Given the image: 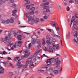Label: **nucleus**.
<instances>
[{
  "label": "nucleus",
  "instance_id": "obj_1",
  "mask_svg": "<svg viewBox=\"0 0 78 78\" xmlns=\"http://www.w3.org/2000/svg\"><path fill=\"white\" fill-rule=\"evenodd\" d=\"M7 33L8 34V36H6L5 38H1V42H3L5 44H6L8 46H10L11 47V49L13 50L16 47V43H15L14 44L13 43H11V41L9 40L8 41V40L9 39H11L12 37L11 36V33L10 32H8Z\"/></svg>",
  "mask_w": 78,
  "mask_h": 78
},
{
  "label": "nucleus",
  "instance_id": "obj_2",
  "mask_svg": "<svg viewBox=\"0 0 78 78\" xmlns=\"http://www.w3.org/2000/svg\"><path fill=\"white\" fill-rule=\"evenodd\" d=\"M34 57V55H32L30 58H29L28 60L26 61V65H24L23 66V67L24 68H27L28 66L30 64H32L30 65V68H32L31 67H34V64H36V63L34 62H33L32 59Z\"/></svg>",
  "mask_w": 78,
  "mask_h": 78
},
{
  "label": "nucleus",
  "instance_id": "obj_3",
  "mask_svg": "<svg viewBox=\"0 0 78 78\" xmlns=\"http://www.w3.org/2000/svg\"><path fill=\"white\" fill-rule=\"evenodd\" d=\"M34 12L33 11H32L31 12H29L27 13H25V14L26 16V17L28 19V22H30L32 19H33V17L30 15L31 14H34Z\"/></svg>",
  "mask_w": 78,
  "mask_h": 78
},
{
  "label": "nucleus",
  "instance_id": "obj_4",
  "mask_svg": "<svg viewBox=\"0 0 78 78\" xmlns=\"http://www.w3.org/2000/svg\"><path fill=\"white\" fill-rule=\"evenodd\" d=\"M51 23L52 27H55L57 31H59V27L58 26L56 27V26H58V24L56 23L54 21H51Z\"/></svg>",
  "mask_w": 78,
  "mask_h": 78
},
{
  "label": "nucleus",
  "instance_id": "obj_5",
  "mask_svg": "<svg viewBox=\"0 0 78 78\" xmlns=\"http://www.w3.org/2000/svg\"><path fill=\"white\" fill-rule=\"evenodd\" d=\"M56 61V59L55 58H50L47 60L46 63L48 65H50V64H51V63H55Z\"/></svg>",
  "mask_w": 78,
  "mask_h": 78
},
{
  "label": "nucleus",
  "instance_id": "obj_6",
  "mask_svg": "<svg viewBox=\"0 0 78 78\" xmlns=\"http://www.w3.org/2000/svg\"><path fill=\"white\" fill-rule=\"evenodd\" d=\"M78 23L77 21H75L73 23V30L75 31L76 30H78V27H76V25H77V23Z\"/></svg>",
  "mask_w": 78,
  "mask_h": 78
},
{
  "label": "nucleus",
  "instance_id": "obj_7",
  "mask_svg": "<svg viewBox=\"0 0 78 78\" xmlns=\"http://www.w3.org/2000/svg\"><path fill=\"white\" fill-rule=\"evenodd\" d=\"M18 38V40H21L25 38V36L24 35L22 36L21 35H18V36L16 37Z\"/></svg>",
  "mask_w": 78,
  "mask_h": 78
},
{
  "label": "nucleus",
  "instance_id": "obj_8",
  "mask_svg": "<svg viewBox=\"0 0 78 78\" xmlns=\"http://www.w3.org/2000/svg\"><path fill=\"white\" fill-rule=\"evenodd\" d=\"M36 43V41L35 40H32L31 41V43H30L29 44V46H28V48H30L31 47V44L32 45H34Z\"/></svg>",
  "mask_w": 78,
  "mask_h": 78
},
{
  "label": "nucleus",
  "instance_id": "obj_9",
  "mask_svg": "<svg viewBox=\"0 0 78 78\" xmlns=\"http://www.w3.org/2000/svg\"><path fill=\"white\" fill-rule=\"evenodd\" d=\"M56 62H55V65H59V64H61V62L59 60V58H56Z\"/></svg>",
  "mask_w": 78,
  "mask_h": 78
},
{
  "label": "nucleus",
  "instance_id": "obj_10",
  "mask_svg": "<svg viewBox=\"0 0 78 78\" xmlns=\"http://www.w3.org/2000/svg\"><path fill=\"white\" fill-rule=\"evenodd\" d=\"M32 22H39V19L38 18H37L35 20L34 18H32V19H31L30 20Z\"/></svg>",
  "mask_w": 78,
  "mask_h": 78
},
{
  "label": "nucleus",
  "instance_id": "obj_11",
  "mask_svg": "<svg viewBox=\"0 0 78 78\" xmlns=\"http://www.w3.org/2000/svg\"><path fill=\"white\" fill-rule=\"evenodd\" d=\"M30 53H28V54H25L24 55L21 56L22 59H25V58H27L28 56H30Z\"/></svg>",
  "mask_w": 78,
  "mask_h": 78
},
{
  "label": "nucleus",
  "instance_id": "obj_12",
  "mask_svg": "<svg viewBox=\"0 0 78 78\" xmlns=\"http://www.w3.org/2000/svg\"><path fill=\"white\" fill-rule=\"evenodd\" d=\"M21 59H19V60L18 61V63L17 64V66H18V68H20V67H22L23 66L20 64V61Z\"/></svg>",
  "mask_w": 78,
  "mask_h": 78
},
{
  "label": "nucleus",
  "instance_id": "obj_13",
  "mask_svg": "<svg viewBox=\"0 0 78 78\" xmlns=\"http://www.w3.org/2000/svg\"><path fill=\"white\" fill-rule=\"evenodd\" d=\"M52 46L53 47H56V49H59V44H57L56 45L55 44H52Z\"/></svg>",
  "mask_w": 78,
  "mask_h": 78
},
{
  "label": "nucleus",
  "instance_id": "obj_14",
  "mask_svg": "<svg viewBox=\"0 0 78 78\" xmlns=\"http://www.w3.org/2000/svg\"><path fill=\"white\" fill-rule=\"evenodd\" d=\"M46 69L47 70H52L53 69L50 68V66H46Z\"/></svg>",
  "mask_w": 78,
  "mask_h": 78
},
{
  "label": "nucleus",
  "instance_id": "obj_15",
  "mask_svg": "<svg viewBox=\"0 0 78 78\" xmlns=\"http://www.w3.org/2000/svg\"><path fill=\"white\" fill-rule=\"evenodd\" d=\"M34 4H30V5H27L26 6V8L27 9H30L31 6H33Z\"/></svg>",
  "mask_w": 78,
  "mask_h": 78
},
{
  "label": "nucleus",
  "instance_id": "obj_16",
  "mask_svg": "<svg viewBox=\"0 0 78 78\" xmlns=\"http://www.w3.org/2000/svg\"><path fill=\"white\" fill-rule=\"evenodd\" d=\"M37 38V36L34 35H33L32 36V38L33 40H34V41H35V40Z\"/></svg>",
  "mask_w": 78,
  "mask_h": 78
},
{
  "label": "nucleus",
  "instance_id": "obj_17",
  "mask_svg": "<svg viewBox=\"0 0 78 78\" xmlns=\"http://www.w3.org/2000/svg\"><path fill=\"white\" fill-rule=\"evenodd\" d=\"M18 47H20L22 45V42L21 41H18Z\"/></svg>",
  "mask_w": 78,
  "mask_h": 78
},
{
  "label": "nucleus",
  "instance_id": "obj_18",
  "mask_svg": "<svg viewBox=\"0 0 78 78\" xmlns=\"http://www.w3.org/2000/svg\"><path fill=\"white\" fill-rule=\"evenodd\" d=\"M12 12L13 13L12 14V16H16V12H17V10H14L12 11Z\"/></svg>",
  "mask_w": 78,
  "mask_h": 78
},
{
  "label": "nucleus",
  "instance_id": "obj_19",
  "mask_svg": "<svg viewBox=\"0 0 78 78\" xmlns=\"http://www.w3.org/2000/svg\"><path fill=\"white\" fill-rule=\"evenodd\" d=\"M35 42H36L37 44H39V43H41V41L40 40L38 39H36L35 40Z\"/></svg>",
  "mask_w": 78,
  "mask_h": 78
},
{
  "label": "nucleus",
  "instance_id": "obj_20",
  "mask_svg": "<svg viewBox=\"0 0 78 78\" xmlns=\"http://www.w3.org/2000/svg\"><path fill=\"white\" fill-rule=\"evenodd\" d=\"M58 72H59L58 70H55L53 71V73L54 74H55V75H58Z\"/></svg>",
  "mask_w": 78,
  "mask_h": 78
},
{
  "label": "nucleus",
  "instance_id": "obj_21",
  "mask_svg": "<svg viewBox=\"0 0 78 78\" xmlns=\"http://www.w3.org/2000/svg\"><path fill=\"white\" fill-rule=\"evenodd\" d=\"M17 5L16 4L13 3L12 5V8H16V7H17Z\"/></svg>",
  "mask_w": 78,
  "mask_h": 78
},
{
  "label": "nucleus",
  "instance_id": "obj_22",
  "mask_svg": "<svg viewBox=\"0 0 78 78\" xmlns=\"http://www.w3.org/2000/svg\"><path fill=\"white\" fill-rule=\"evenodd\" d=\"M73 20H71V23H70V26L71 27V26L72 25V23H73V21H74L75 20V17L74 16H73Z\"/></svg>",
  "mask_w": 78,
  "mask_h": 78
},
{
  "label": "nucleus",
  "instance_id": "obj_23",
  "mask_svg": "<svg viewBox=\"0 0 78 78\" xmlns=\"http://www.w3.org/2000/svg\"><path fill=\"white\" fill-rule=\"evenodd\" d=\"M51 6H48V7L47 6H44V9H47V8H51Z\"/></svg>",
  "mask_w": 78,
  "mask_h": 78
},
{
  "label": "nucleus",
  "instance_id": "obj_24",
  "mask_svg": "<svg viewBox=\"0 0 78 78\" xmlns=\"http://www.w3.org/2000/svg\"><path fill=\"white\" fill-rule=\"evenodd\" d=\"M44 71H45L44 70H42V69H39L38 70L37 72L39 73H40L41 72H42V73L44 72Z\"/></svg>",
  "mask_w": 78,
  "mask_h": 78
},
{
  "label": "nucleus",
  "instance_id": "obj_25",
  "mask_svg": "<svg viewBox=\"0 0 78 78\" xmlns=\"http://www.w3.org/2000/svg\"><path fill=\"white\" fill-rule=\"evenodd\" d=\"M12 75H13V73H12V72H10L8 74V76L9 77L11 76Z\"/></svg>",
  "mask_w": 78,
  "mask_h": 78
},
{
  "label": "nucleus",
  "instance_id": "obj_26",
  "mask_svg": "<svg viewBox=\"0 0 78 78\" xmlns=\"http://www.w3.org/2000/svg\"><path fill=\"white\" fill-rule=\"evenodd\" d=\"M58 68V72H61L62 71V68L60 66H59Z\"/></svg>",
  "mask_w": 78,
  "mask_h": 78
},
{
  "label": "nucleus",
  "instance_id": "obj_27",
  "mask_svg": "<svg viewBox=\"0 0 78 78\" xmlns=\"http://www.w3.org/2000/svg\"><path fill=\"white\" fill-rule=\"evenodd\" d=\"M46 11H44L43 12V13L44 14H47L46 12H50V10H46Z\"/></svg>",
  "mask_w": 78,
  "mask_h": 78
},
{
  "label": "nucleus",
  "instance_id": "obj_28",
  "mask_svg": "<svg viewBox=\"0 0 78 78\" xmlns=\"http://www.w3.org/2000/svg\"><path fill=\"white\" fill-rule=\"evenodd\" d=\"M14 18H11L10 19V23H13L14 22Z\"/></svg>",
  "mask_w": 78,
  "mask_h": 78
},
{
  "label": "nucleus",
  "instance_id": "obj_29",
  "mask_svg": "<svg viewBox=\"0 0 78 78\" xmlns=\"http://www.w3.org/2000/svg\"><path fill=\"white\" fill-rule=\"evenodd\" d=\"M40 51H41V49H38L36 51V53L37 54V53H39L40 52Z\"/></svg>",
  "mask_w": 78,
  "mask_h": 78
},
{
  "label": "nucleus",
  "instance_id": "obj_30",
  "mask_svg": "<svg viewBox=\"0 0 78 78\" xmlns=\"http://www.w3.org/2000/svg\"><path fill=\"white\" fill-rule=\"evenodd\" d=\"M69 3H73V0H70L69 2Z\"/></svg>",
  "mask_w": 78,
  "mask_h": 78
},
{
  "label": "nucleus",
  "instance_id": "obj_31",
  "mask_svg": "<svg viewBox=\"0 0 78 78\" xmlns=\"http://www.w3.org/2000/svg\"><path fill=\"white\" fill-rule=\"evenodd\" d=\"M41 43H38V44L37 46V48H41Z\"/></svg>",
  "mask_w": 78,
  "mask_h": 78
},
{
  "label": "nucleus",
  "instance_id": "obj_32",
  "mask_svg": "<svg viewBox=\"0 0 78 78\" xmlns=\"http://www.w3.org/2000/svg\"><path fill=\"white\" fill-rule=\"evenodd\" d=\"M50 41L49 40H48L47 41H46V43L48 44H51V43L50 42Z\"/></svg>",
  "mask_w": 78,
  "mask_h": 78
},
{
  "label": "nucleus",
  "instance_id": "obj_33",
  "mask_svg": "<svg viewBox=\"0 0 78 78\" xmlns=\"http://www.w3.org/2000/svg\"><path fill=\"white\" fill-rule=\"evenodd\" d=\"M49 41L51 42H52L53 41V38H52V37H50L49 38Z\"/></svg>",
  "mask_w": 78,
  "mask_h": 78
},
{
  "label": "nucleus",
  "instance_id": "obj_34",
  "mask_svg": "<svg viewBox=\"0 0 78 78\" xmlns=\"http://www.w3.org/2000/svg\"><path fill=\"white\" fill-rule=\"evenodd\" d=\"M45 44V40H43L42 45H43L44 46Z\"/></svg>",
  "mask_w": 78,
  "mask_h": 78
},
{
  "label": "nucleus",
  "instance_id": "obj_35",
  "mask_svg": "<svg viewBox=\"0 0 78 78\" xmlns=\"http://www.w3.org/2000/svg\"><path fill=\"white\" fill-rule=\"evenodd\" d=\"M27 44V42H26L25 44V45L26 48H27V49H28V48H28V47L27 46V45H28Z\"/></svg>",
  "mask_w": 78,
  "mask_h": 78
},
{
  "label": "nucleus",
  "instance_id": "obj_36",
  "mask_svg": "<svg viewBox=\"0 0 78 78\" xmlns=\"http://www.w3.org/2000/svg\"><path fill=\"white\" fill-rule=\"evenodd\" d=\"M44 6H47V5H49V3L48 2H46V3H44Z\"/></svg>",
  "mask_w": 78,
  "mask_h": 78
},
{
  "label": "nucleus",
  "instance_id": "obj_37",
  "mask_svg": "<svg viewBox=\"0 0 78 78\" xmlns=\"http://www.w3.org/2000/svg\"><path fill=\"white\" fill-rule=\"evenodd\" d=\"M36 9V8L34 7H33L31 8V10H35Z\"/></svg>",
  "mask_w": 78,
  "mask_h": 78
},
{
  "label": "nucleus",
  "instance_id": "obj_38",
  "mask_svg": "<svg viewBox=\"0 0 78 78\" xmlns=\"http://www.w3.org/2000/svg\"><path fill=\"white\" fill-rule=\"evenodd\" d=\"M43 18L44 19H47V18H48V16H44Z\"/></svg>",
  "mask_w": 78,
  "mask_h": 78
},
{
  "label": "nucleus",
  "instance_id": "obj_39",
  "mask_svg": "<svg viewBox=\"0 0 78 78\" xmlns=\"http://www.w3.org/2000/svg\"><path fill=\"white\" fill-rule=\"evenodd\" d=\"M0 69H1L2 70H1L0 71H2V70H4V68H3L2 67H1V66L0 65Z\"/></svg>",
  "mask_w": 78,
  "mask_h": 78
},
{
  "label": "nucleus",
  "instance_id": "obj_40",
  "mask_svg": "<svg viewBox=\"0 0 78 78\" xmlns=\"http://www.w3.org/2000/svg\"><path fill=\"white\" fill-rule=\"evenodd\" d=\"M5 21L7 23H9V22H10V20H7L6 21Z\"/></svg>",
  "mask_w": 78,
  "mask_h": 78
},
{
  "label": "nucleus",
  "instance_id": "obj_41",
  "mask_svg": "<svg viewBox=\"0 0 78 78\" xmlns=\"http://www.w3.org/2000/svg\"><path fill=\"white\" fill-rule=\"evenodd\" d=\"M40 21L41 22H44V20L43 18H41L40 19Z\"/></svg>",
  "mask_w": 78,
  "mask_h": 78
},
{
  "label": "nucleus",
  "instance_id": "obj_42",
  "mask_svg": "<svg viewBox=\"0 0 78 78\" xmlns=\"http://www.w3.org/2000/svg\"><path fill=\"white\" fill-rule=\"evenodd\" d=\"M44 56H45V57H47V56L46 55H45V54H44L43 55L41 56V58H42L44 57Z\"/></svg>",
  "mask_w": 78,
  "mask_h": 78
},
{
  "label": "nucleus",
  "instance_id": "obj_43",
  "mask_svg": "<svg viewBox=\"0 0 78 78\" xmlns=\"http://www.w3.org/2000/svg\"><path fill=\"white\" fill-rule=\"evenodd\" d=\"M58 6L59 9H61V5H58Z\"/></svg>",
  "mask_w": 78,
  "mask_h": 78
},
{
  "label": "nucleus",
  "instance_id": "obj_44",
  "mask_svg": "<svg viewBox=\"0 0 78 78\" xmlns=\"http://www.w3.org/2000/svg\"><path fill=\"white\" fill-rule=\"evenodd\" d=\"M0 2H3V3H5L6 1L5 0H0Z\"/></svg>",
  "mask_w": 78,
  "mask_h": 78
},
{
  "label": "nucleus",
  "instance_id": "obj_45",
  "mask_svg": "<svg viewBox=\"0 0 78 78\" xmlns=\"http://www.w3.org/2000/svg\"><path fill=\"white\" fill-rule=\"evenodd\" d=\"M24 51L26 53H28V50L27 49H24Z\"/></svg>",
  "mask_w": 78,
  "mask_h": 78
},
{
  "label": "nucleus",
  "instance_id": "obj_46",
  "mask_svg": "<svg viewBox=\"0 0 78 78\" xmlns=\"http://www.w3.org/2000/svg\"><path fill=\"white\" fill-rule=\"evenodd\" d=\"M75 17H76V18H78V14H76L75 15Z\"/></svg>",
  "mask_w": 78,
  "mask_h": 78
},
{
  "label": "nucleus",
  "instance_id": "obj_47",
  "mask_svg": "<svg viewBox=\"0 0 78 78\" xmlns=\"http://www.w3.org/2000/svg\"><path fill=\"white\" fill-rule=\"evenodd\" d=\"M20 57H16L15 59H14V61H16V60H18V59H19V58Z\"/></svg>",
  "mask_w": 78,
  "mask_h": 78
},
{
  "label": "nucleus",
  "instance_id": "obj_48",
  "mask_svg": "<svg viewBox=\"0 0 78 78\" xmlns=\"http://www.w3.org/2000/svg\"><path fill=\"white\" fill-rule=\"evenodd\" d=\"M44 49L45 51H46V50H47V48L44 47Z\"/></svg>",
  "mask_w": 78,
  "mask_h": 78
},
{
  "label": "nucleus",
  "instance_id": "obj_49",
  "mask_svg": "<svg viewBox=\"0 0 78 78\" xmlns=\"http://www.w3.org/2000/svg\"><path fill=\"white\" fill-rule=\"evenodd\" d=\"M69 35H70V33H69L67 34L66 37H69Z\"/></svg>",
  "mask_w": 78,
  "mask_h": 78
},
{
  "label": "nucleus",
  "instance_id": "obj_50",
  "mask_svg": "<svg viewBox=\"0 0 78 78\" xmlns=\"http://www.w3.org/2000/svg\"><path fill=\"white\" fill-rule=\"evenodd\" d=\"M51 35L53 37H56V35L55 34H51Z\"/></svg>",
  "mask_w": 78,
  "mask_h": 78
},
{
  "label": "nucleus",
  "instance_id": "obj_51",
  "mask_svg": "<svg viewBox=\"0 0 78 78\" xmlns=\"http://www.w3.org/2000/svg\"><path fill=\"white\" fill-rule=\"evenodd\" d=\"M9 64H10V66L12 67V68H14V66H13V65L12 64H11V63H10Z\"/></svg>",
  "mask_w": 78,
  "mask_h": 78
},
{
  "label": "nucleus",
  "instance_id": "obj_52",
  "mask_svg": "<svg viewBox=\"0 0 78 78\" xmlns=\"http://www.w3.org/2000/svg\"><path fill=\"white\" fill-rule=\"evenodd\" d=\"M14 0H10V1L11 3H14Z\"/></svg>",
  "mask_w": 78,
  "mask_h": 78
},
{
  "label": "nucleus",
  "instance_id": "obj_53",
  "mask_svg": "<svg viewBox=\"0 0 78 78\" xmlns=\"http://www.w3.org/2000/svg\"><path fill=\"white\" fill-rule=\"evenodd\" d=\"M41 6H45L44 4V3H43L41 4Z\"/></svg>",
  "mask_w": 78,
  "mask_h": 78
},
{
  "label": "nucleus",
  "instance_id": "obj_54",
  "mask_svg": "<svg viewBox=\"0 0 78 78\" xmlns=\"http://www.w3.org/2000/svg\"><path fill=\"white\" fill-rule=\"evenodd\" d=\"M6 23V21L5 20L3 21L2 22V23Z\"/></svg>",
  "mask_w": 78,
  "mask_h": 78
},
{
  "label": "nucleus",
  "instance_id": "obj_55",
  "mask_svg": "<svg viewBox=\"0 0 78 78\" xmlns=\"http://www.w3.org/2000/svg\"><path fill=\"white\" fill-rule=\"evenodd\" d=\"M18 34L17 33H16L15 34L14 37H16V36H17Z\"/></svg>",
  "mask_w": 78,
  "mask_h": 78
},
{
  "label": "nucleus",
  "instance_id": "obj_56",
  "mask_svg": "<svg viewBox=\"0 0 78 78\" xmlns=\"http://www.w3.org/2000/svg\"><path fill=\"white\" fill-rule=\"evenodd\" d=\"M75 2L77 4H78V0H75Z\"/></svg>",
  "mask_w": 78,
  "mask_h": 78
},
{
  "label": "nucleus",
  "instance_id": "obj_57",
  "mask_svg": "<svg viewBox=\"0 0 78 78\" xmlns=\"http://www.w3.org/2000/svg\"><path fill=\"white\" fill-rule=\"evenodd\" d=\"M48 31H49V32H51V30L50 29H48Z\"/></svg>",
  "mask_w": 78,
  "mask_h": 78
},
{
  "label": "nucleus",
  "instance_id": "obj_58",
  "mask_svg": "<svg viewBox=\"0 0 78 78\" xmlns=\"http://www.w3.org/2000/svg\"><path fill=\"white\" fill-rule=\"evenodd\" d=\"M56 36H57V37H61V36H60V35L59 34L58 35H56Z\"/></svg>",
  "mask_w": 78,
  "mask_h": 78
},
{
  "label": "nucleus",
  "instance_id": "obj_59",
  "mask_svg": "<svg viewBox=\"0 0 78 78\" xmlns=\"http://www.w3.org/2000/svg\"><path fill=\"white\" fill-rule=\"evenodd\" d=\"M4 72V70L0 71V73H3Z\"/></svg>",
  "mask_w": 78,
  "mask_h": 78
},
{
  "label": "nucleus",
  "instance_id": "obj_60",
  "mask_svg": "<svg viewBox=\"0 0 78 78\" xmlns=\"http://www.w3.org/2000/svg\"><path fill=\"white\" fill-rule=\"evenodd\" d=\"M75 32H76V35H77V34H78V31L77 32V31H76L74 32V33H75Z\"/></svg>",
  "mask_w": 78,
  "mask_h": 78
},
{
  "label": "nucleus",
  "instance_id": "obj_61",
  "mask_svg": "<svg viewBox=\"0 0 78 78\" xmlns=\"http://www.w3.org/2000/svg\"><path fill=\"white\" fill-rule=\"evenodd\" d=\"M8 59L9 60H11V58L9 57H8Z\"/></svg>",
  "mask_w": 78,
  "mask_h": 78
},
{
  "label": "nucleus",
  "instance_id": "obj_62",
  "mask_svg": "<svg viewBox=\"0 0 78 78\" xmlns=\"http://www.w3.org/2000/svg\"><path fill=\"white\" fill-rule=\"evenodd\" d=\"M53 51L51 49L49 51L50 52H53Z\"/></svg>",
  "mask_w": 78,
  "mask_h": 78
},
{
  "label": "nucleus",
  "instance_id": "obj_63",
  "mask_svg": "<svg viewBox=\"0 0 78 78\" xmlns=\"http://www.w3.org/2000/svg\"><path fill=\"white\" fill-rule=\"evenodd\" d=\"M66 9H67V10H69L70 8H69V7H67Z\"/></svg>",
  "mask_w": 78,
  "mask_h": 78
},
{
  "label": "nucleus",
  "instance_id": "obj_64",
  "mask_svg": "<svg viewBox=\"0 0 78 78\" xmlns=\"http://www.w3.org/2000/svg\"><path fill=\"white\" fill-rule=\"evenodd\" d=\"M3 54H4V55H6V52L5 51H4L3 52Z\"/></svg>",
  "mask_w": 78,
  "mask_h": 78
}]
</instances>
